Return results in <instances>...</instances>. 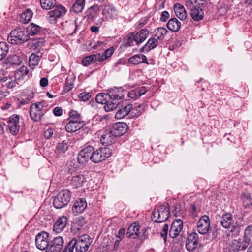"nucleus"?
<instances>
[{
    "label": "nucleus",
    "instance_id": "f257e3e1",
    "mask_svg": "<svg viewBox=\"0 0 252 252\" xmlns=\"http://www.w3.org/2000/svg\"><path fill=\"white\" fill-rule=\"evenodd\" d=\"M91 242L88 235H83L78 239L74 238L70 241L63 252H73L74 248L76 252H85L88 250Z\"/></svg>",
    "mask_w": 252,
    "mask_h": 252
},
{
    "label": "nucleus",
    "instance_id": "f03ea898",
    "mask_svg": "<svg viewBox=\"0 0 252 252\" xmlns=\"http://www.w3.org/2000/svg\"><path fill=\"white\" fill-rule=\"evenodd\" d=\"M205 0H188L186 2L187 7L190 10V14L192 19L199 21L204 17V12L200 8L203 5Z\"/></svg>",
    "mask_w": 252,
    "mask_h": 252
},
{
    "label": "nucleus",
    "instance_id": "7ed1b4c3",
    "mask_svg": "<svg viewBox=\"0 0 252 252\" xmlns=\"http://www.w3.org/2000/svg\"><path fill=\"white\" fill-rule=\"evenodd\" d=\"M168 204L156 206L152 214V220L158 223L165 221L169 216Z\"/></svg>",
    "mask_w": 252,
    "mask_h": 252
},
{
    "label": "nucleus",
    "instance_id": "20e7f679",
    "mask_svg": "<svg viewBox=\"0 0 252 252\" xmlns=\"http://www.w3.org/2000/svg\"><path fill=\"white\" fill-rule=\"evenodd\" d=\"M71 193L68 190L60 191L55 197L53 205L56 208L61 209L66 206L71 199Z\"/></svg>",
    "mask_w": 252,
    "mask_h": 252
},
{
    "label": "nucleus",
    "instance_id": "39448f33",
    "mask_svg": "<svg viewBox=\"0 0 252 252\" xmlns=\"http://www.w3.org/2000/svg\"><path fill=\"white\" fill-rule=\"evenodd\" d=\"M110 155V150L108 148H100L95 150L93 147L91 161L94 163H98L105 160Z\"/></svg>",
    "mask_w": 252,
    "mask_h": 252
},
{
    "label": "nucleus",
    "instance_id": "423d86ee",
    "mask_svg": "<svg viewBox=\"0 0 252 252\" xmlns=\"http://www.w3.org/2000/svg\"><path fill=\"white\" fill-rule=\"evenodd\" d=\"M36 247L41 250H46L49 246V234L42 231L37 234L35 238Z\"/></svg>",
    "mask_w": 252,
    "mask_h": 252
},
{
    "label": "nucleus",
    "instance_id": "0eeeda50",
    "mask_svg": "<svg viewBox=\"0 0 252 252\" xmlns=\"http://www.w3.org/2000/svg\"><path fill=\"white\" fill-rule=\"evenodd\" d=\"M53 9L48 12L46 18L52 22L56 18H60L64 15L66 12L65 8L61 4L55 5L52 7Z\"/></svg>",
    "mask_w": 252,
    "mask_h": 252
},
{
    "label": "nucleus",
    "instance_id": "6e6552de",
    "mask_svg": "<svg viewBox=\"0 0 252 252\" xmlns=\"http://www.w3.org/2000/svg\"><path fill=\"white\" fill-rule=\"evenodd\" d=\"M210 228V221L209 217L206 215L201 216L197 223V231L200 234L204 235L208 233Z\"/></svg>",
    "mask_w": 252,
    "mask_h": 252
},
{
    "label": "nucleus",
    "instance_id": "1a4fd4ad",
    "mask_svg": "<svg viewBox=\"0 0 252 252\" xmlns=\"http://www.w3.org/2000/svg\"><path fill=\"white\" fill-rule=\"evenodd\" d=\"M64 245V239L63 237H55L49 244L45 252H60Z\"/></svg>",
    "mask_w": 252,
    "mask_h": 252
},
{
    "label": "nucleus",
    "instance_id": "9d476101",
    "mask_svg": "<svg viewBox=\"0 0 252 252\" xmlns=\"http://www.w3.org/2000/svg\"><path fill=\"white\" fill-rule=\"evenodd\" d=\"M93 150V147L91 146H88L82 149L78 155V162L83 164L88 161L89 159L91 160Z\"/></svg>",
    "mask_w": 252,
    "mask_h": 252
},
{
    "label": "nucleus",
    "instance_id": "9b49d317",
    "mask_svg": "<svg viewBox=\"0 0 252 252\" xmlns=\"http://www.w3.org/2000/svg\"><path fill=\"white\" fill-rule=\"evenodd\" d=\"M125 90L122 87H114L107 90L109 98L114 101L122 99L125 95Z\"/></svg>",
    "mask_w": 252,
    "mask_h": 252
},
{
    "label": "nucleus",
    "instance_id": "f8f14e48",
    "mask_svg": "<svg viewBox=\"0 0 252 252\" xmlns=\"http://www.w3.org/2000/svg\"><path fill=\"white\" fill-rule=\"evenodd\" d=\"M183 227V221L181 219L174 220L171 224L169 235L170 237L175 238L180 235Z\"/></svg>",
    "mask_w": 252,
    "mask_h": 252
},
{
    "label": "nucleus",
    "instance_id": "ddd939ff",
    "mask_svg": "<svg viewBox=\"0 0 252 252\" xmlns=\"http://www.w3.org/2000/svg\"><path fill=\"white\" fill-rule=\"evenodd\" d=\"M198 235L195 233L190 234L186 240V247L188 251H193L197 246Z\"/></svg>",
    "mask_w": 252,
    "mask_h": 252
},
{
    "label": "nucleus",
    "instance_id": "4468645a",
    "mask_svg": "<svg viewBox=\"0 0 252 252\" xmlns=\"http://www.w3.org/2000/svg\"><path fill=\"white\" fill-rule=\"evenodd\" d=\"M87 203L85 199L79 198L76 200L72 207V212L75 215L82 213L86 209Z\"/></svg>",
    "mask_w": 252,
    "mask_h": 252
},
{
    "label": "nucleus",
    "instance_id": "2eb2a0df",
    "mask_svg": "<svg viewBox=\"0 0 252 252\" xmlns=\"http://www.w3.org/2000/svg\"><path fill=\"white\" fill-rule=\"evenodd\" d=\"M116 136L111 129H106L101 135L100 142L102 144L107 146L113 143L116 138Z\"/></svg>",
    "mask_w": 252,
    "mask_h": 252
},
{
    "label": "nucleus",
    "instance_id": "dca6fc26",
    "mask_svg": "<svg viewBox=\"0 0 252 252\" xmlns=\"http://www.w3.org/2000/svg\"><path fill=\"white\" fill-rule=\"evenodd\" d=\"M101 7L103 8L102 14L106 18H114L117 16V12L115 8L108 2H104Z\"/></svg>",
    "mask_w": 252,
    "mask_h": 252
},
{
    "label": "nucleus",
    "instance_id": "f3484780",
    "mask_svg": "<svg viewBox=\"0 0 252 252\" xmlns=\"http://www.w3.org/2000/svg\"><path fill=\"white\" fill-rule=\"evenodd\" d=\"M68 222V219L65 216L59 217L53 226V231L57 233H60L62 232L66 227Z\"/></svg>",
    "mask_w": 252,
    "mask_h": 252
},
{
    "label": "nucleus",
    "instance_id": "a211bd4d",
    "mask_svg": "<svg viewBox=\"0 0 252 252\" xmlns=\"http://www.w3.org/2000/svg\"><path fill=\"white\" fill-rule=\"evenodd\" d=\"M85 125V121H69L65 126V129L68 132H74L83 128Z\"/></svg>",
    "mask_w": 252,
    "mask_h": 252
},
{
    "label": "nucleus",
    "instance_id": "6ab92c4d",
    "mask_svg": "<svg viewBox=\"0 0 252 252\" xmlns=\"http://www.w3.org/2000/svg\"><path fill=\"white\" fill-rule=\"evenodd\" d=\"M116 137L125 134L128 129V126L124 123H117L110 128Z\"/></svg>",
    "mask_w": 252,
    "mask_h": 252
},
{
    "label": "nucleus",
    "instance_id": "aec40b11",
    "mask_svg": "<svg viewBox=\"0 0 252 252\" xmlns=\"http://www.w3.org/2000/svg\"><path fill=\"white\" fill-rule=\"evenodd\" d=\"M3 66L5 67L7 72L13 73L14 69L16 67V55L9 56L3 62Z\"/></svg>",
    "mask_w": 252,
    "mask_h": 252
},
{
    "label": "nucleus",
    "instance_id": "412c9836",
    "mask_svg": "<svg viewBox=\"0 0 252 252\" xmlns=\"http://www.w3.org/2000/svg\"><path fill=\"white\" fill-rule=\"evenodd\" d=\"M248 247L243 241L239 240H233L230 243L228 250L229 252H238L239 251L245 250Z\"/></svg>",
    "mask_w": 252,
    "mask_h": 252
},
{
    "label": "nucleus",
    "instance_id": "4be33fe9",
    "mask_svg": "<svg viewBox=\"0 0 252 252\" xmlns=\"http://www.w3.org/2000/svg\"><path fill=\"white\" fill-rule=\"evenodd\" d=\"M146 92L147 89L145 87H139L130 91L127 96L129 99L135 100L145 94Z\"/></svg>",
    "mask_w": 252,
    "mask_h": 252
},
{
    "label": "nucleus",
    "instance_id": "5701e85b",
    "mask_svg": "<svg viewBox=\"0 0 252 252\" xmlns=\"http://www.w3.org/2000/svg\"><path fill=\"white\" fill-rule=\"evenodd\" d=\"M6 123L4 124L10 133L16 135V114L11 115L8 119L5 120Z\"/></svg>",
    "mask_w": 252,
    "mask_h": 252
},
{
    "label": "nucleus",
    "instance_id": "b1692460",
    "mask_svg": "<svg viewBox=\"0 0 252 252\" xmlns=\"http://www.w3.org/2000/svg\"><path fill=\"white\" fill-rule=\"evenodd\" d=\"M139 228L140 227L138 223H133L129 226L127 229V232L126 234L127 237L133 239L136 238L139 235Z\"/></svg>",
    "mask_w": 252,
    "mask_h": 252
},
{
    "label": "nucleus",
    "instance_id": "393cba45",
    "mask_svg": "<svg viewBox=\"0 0 252 252\" xmlns=\"http://www.w3.org/2000/svg\"><path fill=\"white\" fill-rule=\"evenodd\" d=\"M168 31L164 27H158L155 29L152 32V36L158 39L159 41H162Z\"/></svg>",
    "mask_w": 252,
    "mask_h": 252
},
{
    "label": "nucleus",
    "instance_id": "a878e982",
    "mask_svg": "<svg viewBox=\"0 0 252 252\" xmlns=\"http://www.w3.org/2000/svg\"><path fill=\"white\" fill-rule=\"evenodd\" d=\"M85 219L83 217H79L74 220L71 225V230L73 233H77L81 230L82 227L85 224Z\"/></svg>",
    "mask_w": 252,
    "mask_h": 252
},
{
    "label": "nucleus",
    "instance_id": "bb28decb",
    "mask_svg": "<svg viewBox=\"0 0 252 252\" xmlns=\"http://www.w3.org/2000/svg\"><path fill=\"white\" fill-rule=\"evenodd\" d=\"M128 61L134 65L139 64L141 63L149 64L146 57L143 54H136L129 58Z\"/></svg>",
    "mask_w": 252,
    "mask_h": 252
},
{
    "label": "nucleus",
    "instance_id": "cd10ccee",
    "mask_svg": "<svg viewBox=\"0 0 252 252\" xmlns=\"http://www.w3.org/2000/svg\"><path fill=\"white\" fill-rule=\"evenodd\" d=\"M159 40L154 36L150 38L146 44L140 49L141 52L146 51L148 52L150 50L156 48L159 44Z\"/></svg>",
    "mask_w": 252,
    "mask_h": 252
},
{
    "label": "nucleus",
    "instance_id": "c85d7f7f",
    "mask_svg": "<svg viewBox=\"0 0 252 252\" xmlns=\"http://www.w3.org/2000/svg\"><path fill=\"white\" fill-rule=\"evenodd\" d=\"M174 10L177 17L181 20H184L187 18V13L184 6L179 3L174 5Z\"/></svg>",
    "mask_w": 252,
    "mask_h": 252
},
{
    "label": "nucleus",
    "instance_id": "c756f323",
    "mask_svg": "<svg viewBox=\"0 0 252 252\" xmlns=\"http://www.w3.org/2000/svg\"><path fill=\"white\" fill-rule=\"evenodd\" d=\"M86 181V179L84 175L77 174L72 176L70 184L75 188H78L82 186L83 184Z\"/></svg>",
    "mask_w": 252,
    "mask_h": 252
},
{
    "label": "nucleus",
    "instance_id": "7c9ffc66",
    "mask_svg": "<svg viewBox=\"0 0 252 252\" xmlns=\"http://www.w3.org/2000/svg\"><path fill=\"white\" fill-rule=\"evenodd\" d=\"M132 109V105L128 104L123 108L119 109L116 113L115 117L117 119H121L124 118L126 115L130 114L131 110Z\"/></svg>",
    "mask_w": 252,
    "mask_h": 252
},
{
    "label": "nucleus",
    "instance_id": "2f4dec72",
    "mask_svg": "<svg viewBox=\"0 0 252 252\" xmlns=\"http://www.w3.org/2000/svg\"><path fill=\"white\" fill-rule=\"evenodd\" d=\"M233 221L232 215L225 213L221 217L220 223L223 227L228 228L233 224Z\"/></svg>",
    "mask_w": 252,
    "mask_h": 252
},
{
    "label": "nucleus",
    "instance_id": "473e14b6",
    "mask_svg": "<svg viewBox=\"0 0 252 252\" xmlns=\"http://www.w3.org/2000/svg\"><path fill=\"white\" fill-rule=\"evenodd\" d=\"M181 26L180 22L176 18H171L167 24L168 29L172 32H177Z\"/></svg>",
    "mask_w": 252,
    "mask_h": 252
},
{
    "label": "nucleus",
    "instance_id": "72a5a7b5",
    "mask_svg": "<svg viewBox=\"0 0 252 252\" xmlns=\"http://www.w3.org/2000/svg\"><path fill=\"white\" fill-rule=\"evenodd\" d=\"M68 148V142L66 140L59 142L56 146L55 153L57 157H59L60 155L64 154Z\"/></svg>",
    "mask_w": 252,
    "mask_h": 252
},
{
    "label": "nucleus",
    "instance_id": "f704fd0d",
    "mask_svg": "<svg viewBox=\"0 0 252 252\" xmlns=\"http://www.w3.org/2000/svg\"><path fill=\"white\" fill-rule=\"evenodd\" d=\"M243 241L247 247L252 243V225H249L245 228Z\"/></svg>",
    "mask_w": 252,
    "mask_h": 252
},
{
    "label": "nucleus",
    "instance_id": "c9c22d12",
    "mask_svg": "<svg viewBox=\"0 0 252 252\" xmlns=\"http://www.w3.org/2000/svg\"><path fill=\"white\" fill-rule=\"evenodd\" d=\"M43 115V113L40 110H34L33 105L30 107V116L35 121H39Z\"/></svg>",
    "mask_w": 252,
    "mask_h": 252
},
{
    "label": "nucleus",
    "instance_id": "e433bc0d",
    "mask_svg": "<svg viewBox=\"0 0 252 252\" xmlns=\"http://www.w3.org/2000/svg\"><path fill=\"white\" fill-rule=\"evenodd\" d=\"M85 5V0H76L72 6V11L76 13H80L83 10Z\"/></svg>",
    "mask_w": 252,
    "mask_h": 252
},
{
    "label": "nucleus",
    "instance_id": "4c0bfd02",
    "mask_svg": "<svg viewBox=\"0 0 252 252\" xmlns=\"http://www.w3.org/2000/svg\"><path fill=\"white\" fill-rule=\"evenodd\" d=\"M32 17V12L31 10L28 9L23 11L20 15V22L22 23H27Z\"/></svg>",
    "mask_w": 252,
    "mask_h": 252
},
{
    "label": "nucleus",
    "instance_id": "58836bf2",
    "mask_svg": "<svg viewBox=\"0 0 252 252\" xmlns=\"http://www.w3.org/2000/svg\"><path fill=\"white\" fill-rule=\"evenodd\" d=\"M138 37L136 36L135 33L131 32L129 33L126 37L125 40L126 45L130 46L133 45V43H135L136 45L139 43L137 41Z\"/></svg>",
    "mask_w": 252,
    "mask_h": 252
},
{
    "label": "nucleus",
    "instance_id": "ea45409f",
    "mask_svg": "<svg viewBox=\"0 0 252 252\" xmlns=\"http://www.w3.org/2000/svg\"><path fill=\"white\" fill-rule=\"evenodd\" d=\"M149 33L148 30L143 29L137 32L135 35L138 37L137 41L139 44L143 42L147 38Z\"/></svg>",
    "mask_w": 252,
    "mask_h": 252
},
{
    "label": "nucleus",
    "instance_id": "a19ab883",
    "mask_svg": "<svg viewBox=\"0 0 252 252\" xmlns=\"http://www.w3.org/2000/svg\"><path fill=\"white\" fill-rule=\"evenodd\" d=\"M29 72L28 68L23 65L17 69V80L20 81L23 80Z\"/></svg>",
    "mask_w": 252,
    "mask_h": 252
},
{
    "label": "nucleus",
    "instance_id": "79ce46f5",
    "mask_svg": "<svg viewBox=\"0 0 252 252\" xmlns=\"http://www.w3.org/2000/svg\"><path fill=\"white\" fill-rule=\"evenodd\" d=\"M104 109L106 112H110L116 109L119 105V103L118 101H114L111 100H108L107 101L106 103L104 104Z\"/></svg>",
    "mask_w": 252,
    "mask_h": 252
},
{
    "label": "nucleus",
    "instance_id": "37998d69",
    "mask_svg": "<svg viewBox=\"0 0 252 252\" xmlns=\"http://www.w3.org/2000/svg\"><path fill=\"white\" fill-rule=\"evenodd\" d=\"M56 4V0H40L41 7L45 10L52 9Z\"/></svg>",
    "mask_w": 252,
    "mask_h": 252
},
{
    "label": "nucleus",
    "instance_id": "c03bdc74",
    "mask_svg": "<svg viewBox=\"0 0 252 252\" xmlns=\"http://www.w3.org/2000/svg\"><path fill=\"white\" fill-rule=\"evenodd\" d=\"M17 32L18 33L17 35V39L19 41L20 43H23L28 40L29 34L27 30L20 31Z\"/></svg>",
    "mask_w": 252,
    "mask_h": 252
},
{
    "label": "nucleus",
    "instance_id": "a18cd8bd",
    "mask_svg": "<svg viewBox=\"0 0 252 252\" xmlns=\"http://www.w3.org/2000/svg\"><path fill=\"white\" fill-rule=\"evenodd\" d=\"M9 47L5 42H0V61L2 60L7 55Z\"/></svg>",
    "mask_w": 252,
    "mask_h": 252
},
{
    "label": "nucleus",
    "instance_id": "49530a36",
    "mask_svg": "<svg viewBox=\"0 0 252 252\" xmlns=\"http://www.w3.org/2000/svg\"><path fill=\"white\" fill-rule=\"evenodd\" d=\"M243 206L245 208L249 207L252 205V198L250 193H244L242 196Z\"/></svg>",
    "mask_w": 252,
    "mask_h": 252
},
{
    "label": "nucleus",
    "instance_id": "de8ad7c7",
    "mask_svg": "<svg viewBox=\"0 0 252 252\" xmlns=\"http://www.w3.org/2000/svg\"><path fill=\"white\" fill-rule=\"evenodd\" d=\"M144 107L145 105L144 104L135 105L134 107H132V109L131 110V116H139L142 114Z\"/></svg>",
    "mask_w": 252,
    "mask_h": 252
},
{
    "label": "nucleus",
    "instance_id": "09e8293b",
    "mask_svg": "<svg viewBox=\"0 0 252 252\" xmlns=\"http://www.w3.org/2000/svg\"><path fill=\"white\" fill-rule=\"evenodd\" d=\"M107 98H109L107 93H99L96 95L95 100L98 103L104 104L107 102Z\"/></svg>",
    "mask_w": 252,
    "mask_h": 252
},
{
    "label": "nucleus",
    "instance_id": "8fccbe9b",
    "mask_svg": "<svg viewBox=\"0 0 252 252\" xmlns=\"http://www.w3.org/2000/svg\"><path fill=\"white\" fill-rule=\"evenodd\" d=\"M29 29L30 30L28 33L31 35H34L35 34H37L38 33L40 32L41 31V27L33 23L30 24V26H29Z\"/></svg>",
    "mask_w": 252,
    "mask_h": 252
},
{
    "label": "nucleus",
    "instance_id": "3c124183",
    "mask_svg": "<svg viewBox=\"0 0 252 252\" xmlns=\"http://www.w3.org/2000/svg\"><path fill=\"white\" fill-rule=\"evenodd\" d=\"M40 58L39 56L36 55L34 53L31 54L29 58V64L30 65L36 66L38 65L40 61Z\"/></svg>",
    "mask_w": 252,
    "mask_h": 252
},
{
    "label": "nucleus",
    "instance_id": "603ef678",
    "mask_svg": "<svg viewBox=\"0 0 252 252\" xmlns=\"http://www.w3.org/2000/svg\"><path fill=\"white\" fill-rule=\"evenodd\" d=\"M70 121H83L80 114L76 111H71L69 112Z\"/></svg>",
    "mask_w": 252,
    "mask_h": 252
},
{
    "label": "nucleus",
    "instance_id": "864d4df0",
    "mask_svg": "<svg viewBox=\"0 0 252 252\" xmlns=\"http://www.w3.org/2000/svg\"><path fill=\"white\" fill-rule=\"evenodd\" d=\"M23 97L21 99H17V101H19V107H21L22 105L28 104L30 100L32 99V97L30 95H28L27 96L26 95H22Z\"/></svg>",
    "mask_w": 252,
    "mask_h": 252
},
{
    "label": "nucleus",
    "instance_id": "5fc2aeb1",
    "mask_svg": "<svg viewBox=\"0 0 252 252\" xmlns=\"http://www.w3.org/2000/svg\"><path fill=\"white\" fill-rule=\"evenodd\" d=\"M82 64L84 66H86L89 65L92 63H95L94 55H92L86 57V58H85L84 59L82 60Z\"/></svg>",
    "mask_w": 252,
    "mask_h": 252
},
{
    "label": "nucleus",
    "instance_id": "6e6d98bb",
    "mask_svg": "<svg viewBox=\"0 0 252 252\" xmlns=\"http://www.w3.org/2000/svg\"><path fill=\"white\" fill-rule=\"evenodd\" d=\"M77 28V26L75 21H71L70 22L68 25V32L69 34H72L75 32L76 29Z\"/></svg>",
    "mask_w": 252,
    "mask_h": 252
},
{
    "label": "nucleus",
    "instance_id": "4d7b16f0",
    "mask_svg": "<svg viewBox=\"0 0 252 252\" xmlns=\"http://www.w3.org/2000/svg\"><path fill=\"white\" fill-rule=\"evenodd\" d=\"M16 29L13 30L10 33H9L8 37L7 40L9 43L12 44H16Z\"/></svg>",
    "mask_w": 252,
    "mask_h": 252
},
{
    "label": "nucleus",
    "instance_id": "13d9d810",
    "mask_svg": "<svg viewBox=\"0 0 252 252\" xmlns=\"http://www.w3.org/2000/svg\"><path fill=\"white\" fill-rule=\"evenodd\" d=\"M73 87V83L72 81L69 82L68 79L66 80L65 83V86H64L63 89V93L65 94L71 90Z\"/></svg>",
    "mask_w": 252,
    "mask_h": 252
},
{
    "label": "nucleus",
    "instance_id": "bf43d9fd",
    "mask_svg": "<svg viewBox=\"0 0 252 252\" xmlns=\"http://www.w3.org/2000/svg\"><path fill=\"white\" fill-rule=\"evenodd\" d=\"M168 225L167 224H165L162 229L161 231L160 234L161 236L163 238V240L165 242L167 240V235L168 234Z\"/></svg>",
    "mask_w": 252,
    "mask_h": 252
},
{
    "label": "nucleus",
    "instance_id": "052dcab7",
    "mask_svg": "<svg viewBox=\"0 0 252 252\" xmlns=\"http://www.w3.org/2000/svg\"><path fill=\"white\" fill-rule=\"evenodd\" d=\"M91 94L89 93L83 92L79 94L78 98L80 100L86 101L89 100Z\"/></svg>",
    "mask_w": 252,
    "mask_h": 252
},
{
    "label": "nucleus",
    "instance_id": "680f3d73",
    "mask_svg": "<svg viewBox=\"0 0 252 252\" xmlns=\"http://www.w3.org/2000/svg\"><path fill=\"white\" fill-rule=\"evenodd\" d=\"M183 210L181 205L179 204H176L174 206V209L173 210V214L176 216H180L182 214Z\"/></svg>",
    "mask_w": 252,
    "mask_h": 252
},
{
    "label": "nucleus",
    "instance_id": "e2e57ef3",
    "mask_svg": "<svg viewBox=\"0 0 252 252\" xmlns=\"http://www.w3.org/2000/svg\"><path fill=\"white\" fill-rule=\"evenodd\" d=\"M13 79L9 81L7 84V87L9 89H12L16 85V71H13Z\"/></svg>",
    "mask_w": 252,
    "mask_h": 252
},
{
    "label": "nucleus",
    "instance_id": "0e129e2a",
    "mask_svg": "<svg viewBox=\"0 0 252 252\" xmlns=\"http://www.w3.org/2000/svg\"><path fill=\"white\" fill-rule=\"evenodd\" d=\"M114 53V48L113 47L109 48L106 50L104 52L103 55L104 56V58L106 60L108 58L110 57Z\"/></svg>",
    "mask_w": 252,
    "mask_h": 252
},
{
    "label": "nucleus",
    "instance_id": "69168bd1",
    "mask_svg": "<svg viewBox=\"0 0 252 252\" xmlns=\"http://www.w3.org/2000/svg\"><path fill=\"white\" fill-rule=\"evenodd\" d=\"M169 17V13L166 11H164L161 13L160 17V21L162 22H165Z\"/></svg>",
    "mask_w": 252,
    "mask_h": 252
},
{
    "label": "nucleus",
    "instance_id": "338daca9",
    "mask_svg": "<svg viewBox=\"0 0 252 252\" xmlns=\"http://www.w3.org/2000/svg\"><path fill=\"white\" fill-rule=\"evenodd\" d=\"M53 134V130L51 128H48L44 132V136L47 139L50 138Z\"/></svg>",
    "mask_w": 252,
    "mask_h": 252
},
{
    "label": "nucleus",
    "instance_id": "774afa93",
    "mask_svg": "<svg viewBox=\"0 0 252 252\" xmlns=\"http://www.w3.org/2000/svg\"><path fill=\"white\" fill-rule=\"evenodd\" d=\"M53 113L56 116H60L63 113L62 109L61 107H56L54 109Z\"/></svg>",
    "mask_w": 252,
    "mask_h": 252
}]
</instances>
